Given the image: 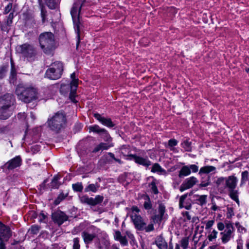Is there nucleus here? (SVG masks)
<instances>
[{"label":"nucleus","instance_id":"obj_28","mask_svg":"<svg viewBox=\"0 0 249 249\" xmlns=\"http://www.w3.org/2000/svg\"><path fill=\"white\" fill-rule=\"evenodd\" d=\"M232 232L231 230H225L224 232H221V234L222 235V241L223 243H226L230 240Z\"/></svg>","mask_w":249,"mask_h":249},{"label":"nucleus","instance_id":"obj_27","mask_svg":"<svg viewBox=\"0 0 249 249\" xmlns=\"http://www.w3.org/2000/svg\"><path fill=\"white\" fill-rule=\"evenodd\" d=\"M121 154L124 157H128V158H131L130 155L134 154H130L131 149L129 145H123L120 147Z\"/></svg>","mask_w":249,"mask_h":249},{"label":"nucleus","instance_id":"obj_44","mask_svg":"<svg viewBox=\"0 0 249 249\" xmlns=\"http://www.w3.org/2000/svg\"><path fill=\"white\" fill-rule=\"evenodd\" d=\"M189 245V237H185L180 241V245L183 249H187Z\"/></svg>","mask_w":249,"mask_h":249},{"label":"nucleus","instance_id":"obj_10","mask_svg":"<svg viewBox=\"0 0 249 249\" xmlns=\"http://www.w3.org/2000/svg\"><path fill=\"white\" fill-rule=\"evenodd\" d=\"M89 132L92 131L100 135L102 138L106 142H109L111 141L112 139L107 131L104 128H101L98 125L90 126L89 127Z\"/></svg>","mask_w":249,"mask_h":249},{"label":"nucleus","instance_id":"obj_41","mask_svg":"<svg viewBox=\"0 0 249 249\" xmlns=\"http://www.w3.org/2000/svg\"><path fill=\"white\" fill-rule=\"evenodd\" d=\"M73 190L77 192H81L83 189V186L81 182H77L72 185Z\"/></svg>","mask_w":249,"mask_h":249},{"label":"nucleus","instance_id":"obj_32","mask_svg":"<svg viewBox=\"0 0 249 249\" xmlns=\"http://www.w3.org/2000/svg\"><path fill=\"white\" fill-rule=\"evenodd\" d=\"M79 199L81 203L92 206V197H89L87 195H83L80 196Z\"/></svg>","mask_w":249,"mask_h":249},{"label":"nucleus","instance_id":"obj_9","mask_svg":"<svg viewBox=\"0 0 249 249\" xmlns=\"http://www.w3.org/2000/svg\"><path fill=\"white\" fill-rule=\"evenodd\" d=\"M51 216L53 222L59 226L67 221L69 218V216L64 212L60 210H57L52 213Z\"/></svg>","mask_w":249,"mask_h":249},{"label":"nucleus","instance_id":"obj_55","mask_svg":"<svg viewBox=\"0 0 249 249\" xmlns=\"http://www.w3.org/2000/svg\"><path fill=\"white\" fill-rule=\"evenodd\" d=\"M121 233L119 231H116L114 234V237L115 240L119 241V240L122 237Z\"/></svg>","mask_w":249,"mask_h":249},{"label":"nucleus","instance_id":"obj_13","mask_svg":"<svg viewBox=\"0 0 249 249\" xmlns=\"http://www.w3.org/2000/svg\"><path fill=\"white\" fill-rule=\"evenodd\" d=\"M22 163V160L19 156H17L11 160L7 161L3 166L0 168L5 167L9 170H12L16 168L19 167Z\"/></svg>","mask_w":249,"mask_h":249},{"label":"nucleus","instance_id":"obj_21","mask_svg":"<svg viewBox=\"0 0 249 249\" xmlns=\"http://www.w3.org/2000/svg\"><path fill=\"white\" fill-rule=\"evenodd\" d=\"M216 168L213 166H205L201 167L198 172V174L202 177V179L205 178L203 176L205 174H209L211 172L215 173Z\"/></svg>","mask_w":249,"mask_h":249},{"label":"nucleus","instance_id":"obj_46","mask_svg":"<svg viewBox=\"0 0 249 249\" xmlns=\"http://www.w3.org/2000/svg\"><path fill=\"white\" fill-rule=\"evenodd\" d=\"M73 242L72 249H80L79 239L78 237L74 238Z\"/></svg>","mask_w":249,"mask_h":249},{"label":"nucleus","instance_id":"obj_19","mask_svg":"<svg viewBox=\"0 0 249 249\" xmlns=\"http://www.w3.org/2000/svg\"><path fill=\"white\" fill-rule=\"evenodd\" d=\"M187 194L182 195L179 199V208H184L186 210H190L192 208V204L189 200H186Z\"/></svg>","mask_w":249,"mask_h":249},{"label":"nucleus","instance_id":"obj_3","mask_svg":"<svg viewBox=\"0 0 249 249\" xmlns=\"http://www.w3.org/2000/svg\"><path fill=\"white\" fill-rule=\"evenodd\" d=\"M38 39L41 48L46 54H50L54 50L55 39L52 33H42L39 35Z\"/></svg>","mask_w":249,"mask_h":249},{"label":"nucleus","instance_id":"obj_50","mask_svg":"<svg viewBox=\"0 0 249 249\" xmlns=\"http://www.w3.org/2000/svg\"><path fill=\"white\" fill-rule=\"evenodd\" d=\"M190 171L192 170L193 173H196L198 171V167L195 164L188 165Z\"/></svg>","mask_w":249,"mask_h":249},{"label":"nucleus","instance_id":"obj_51","mask_svg":"<svg viewBox=\"0 0 249 249\" xmlns=\"http://www.w3.org/2000/svg\"><path fill=\"white\" fill-rule=\"evenodd\" d=\"M144 228H143V230H144L146 232H150L154 230V226L153 224H149L147 226L146 225H145Z\"/></svg>","mask_w":249,"mask_h":249},{"label":"nucleus","instance_id":"obj_57","mask_svg":"<svg viewBox=\"0 0 249 249\" xmlns=\"http://www.w3.org/2000/svg\"><path fill=\"white\" fill-rule=\"evenodd\" d=\"M226 231L231 230V231H233L234 230L233 225L231 223H226Z\"/></svg>","mask_w":249,"mask_h":249},{"label":"nucleus","instance_id":"obj_7","mask_svg":"<svg viewBox=\"0 0 249 249\" xmlns=\"http://www.w3.org/2000/svg\"><path fill=\"white\" fill-rule=\"evenodd\" d=\"M71 81L70 85H62L60 88V91L64 92L67 90L66 92L68 93L70 91L69 98L73 103H76L77 101L75 100L77 88L78 87V79L76 78L75 72H73L71 74Z\"/></svg>","mask_w":249,"mask_h":249},{"label":"nucleus","instance_id":"obj_59","mask_svg":"<svg viewBox=\"0 0 249 249\" xmlns=\"http://www.w3.org/2000/svg\"><path fill=\"white\" fill-rule=\"evenodd\" d=\"M214 223L213 220H209L208 221L206 224V229H208L210 228L213 225Z\"/></svg>","mask_w":249,"mask_h":249},{"label":"nucleus","instance_id":"obj_25","mask_svg":"<svg viewBox=\"0 0 249 249\" xmlns=\"http://www.w3.org/2000/svg\"><path fill=\"white\" fill-rule=\"evenodd\" d=\"M155 244L160 249H167L168 246L163 238L160 236H158L155 240Z\"/></svg>","mask_w":249,"mask_h":249},{"label":"nucleus","instance_id":"obj_43","mask_svg":"<svg viewBox=\"0 0 249 249\" xmlns=\"http://www.w3.org/2000/svg\"><path fill=\"white\" fill-rule=\"evenodd\" d=\"M249 179V172L245 171L242 173L241 185L244 184Z\"/></svg>","mask_w":249,"mask_h":249},{"label":"nucleus","instance_id":"obj_29","mask_svg":"<svg viewBox=\"0 0 249 249\" xmlns=\"http://www.w3.org/2000/svg\"><path fill=\"white\" fill-rule=\"evenodd\" d=\"M196 201L197 204L202 206L207 203V195H196Z\"/></svg>","mask_w":249,"mask_h":249},{"label":"nucleus","instance_id":"obj_47","mask_svg":"<svg viewBox=\"0 0 249 249\" xmlns=\"http://www.w3.org/2000/svg\"><path fill=\"white\" fill-rule=\"evenodd\" d=\"M13 6V3L12 2H10L7 4V5L4 8V11H3V14L6 15L8 14L12 9Z\"/></svg>","mask_w":249,"mask_h":249},{"label":"nucleus","instance_id":"obj_20","mask_svg":"<svg viewBox=\"0 0 249 249\" xmlns=\"http://www.w3.org/2000/svg\"><path fill=\"white\" fill-rule=\"evenodd\" d=\"M226 177H219L215 181L216 187L220 193H223L226 190Z\"/></svg>","mask_w":249,"mask_h":249},{"label":"nucleus","instance_id":"obj_61","mask_svg":"<svg viewBox=\"0 0 249 249\" xmlns=\"http://www.w3.org/2000/svg\"><path fill=\"white\" fill-rule=\"evenodd\" d=\"M183 214V216L186 217L187 220H190L191 219V216L190 215V213L188 212H185L184 213H182Z\"/></svg>","mask_w":249,"mask_h":249},{"label":"nucleus","instance_id":"obj_40","mask_svg":"<svg viewBox=\"0 0 249 249\" xmlns=\"http://www.w3.org/2000/svg\"><path fill=\"white\" fill-rule=\"evenodd\" d=\"M145 202L143 204L144 208L146 210H150L152 208V204L150 199L149 197L148 196H146L144 197Z\"/></svg>","mask_w":249,"mask_h":249},{"label":"nucleus","instance_id":"obj_38","mask_svg":"<svg viewBox=\"0 0 249 249\" xmlns=\"http://www.w3.org/2000/svg\"><path fill=\"white\" fill-rule=\"evenodd\" d=\"M164 170L161 168V166L158 163H155L153 165L151 170L152 172H157L158 173H161Z\"/></svg>","mask_w":249,"mask_h":249},{"label":"nucleus","instance_id":"obj_24","mask_svg":"<svg viewBox=\"0 0 249 249\" xmlns=\"http://www.w3.org/2000/svg\"><path fill=\"white\" fill-rule=\"evenodd\" d=\"M81 235L85 243L87 245L90 243L96 237V234L95 233L91 234L86 231H83L81 233Z\"/></svg>","mask_w":249,"mask_h":249},{"label":"nucleus","instance_id":"obj_8","mask_svg":"<svg viewBox=\"0 0 249 249\" xmlns=\"http://www.w3.org/2000/svg\"><path fill=\"white\" fill-rule=\"evenodd\" d=\"M17 50L24 57L31 58L36 54V51L34 47L28 43H25L17 47Z\"/></svg>","mask_w":249,"mask_h":249},{"label":"nucleus","instance_id":"obj_1","mask_svg":"<svg viewBox=\"0 0 249 249\" xmlns=\"http://www.w3.org/2000/svg\"><path fill=\"white\" fill-rule=\"evenodd\" d=\"M83 2H82L80 0H77L73 4L71 10V14L72 18L75 32L76 36V49L78 50L80 42V32L83 28V24L82 23L80 13L81 7L83 5Z\"/></svg>","mask_w":249,"mask_h":249},{"label":"nucleus","instance_id":"obj_64","mask_svg":"<svg viewBox=\"0 0 249 249\" xmlns=\"http://www.w3.org/2000/svg\"><path fill=\"white\" fill-rule=\"evenodd\" d=\"M7 128L6 126H0V133H4L7 131Z\"/></svg>","mask_w":249,"mask_h":249},{"label":"nucleus","instance_id":"obj_54","mask_svg":"<svg viewBox=\"0 0 249 249\" xmlns=\"http://www.w3.org/2000/svg\"><path fill=\"white\" fill-rule=\"evenodd\" d=\"M99 145L100 146V149L101 151L107 150L110 147V146L108 145V144L104 142L99 143Z\"/></svg>","mask_w":249,"mask_h":249},{"label":"nucleus","instance_id":"obj_4","mask_svg":"<svg viewBox=\"0 0 249 249\" xmlns=\"http://www.w3.org/2000/svg\"><path fill=\"white\" fill-rule=\"evenodd\" d=\"M66 117L65 114L62 111H58L48 120V124L50 128L58 133L59 131L64 127L66 123Z\"/></svg>","mask_w":249,"mask_h":249},{"label":"nucleus","instance_id":"obj_15","mask_svg":"<svg viewBox=\"0 0 249 249\" xmlns=\"http://www.w3.org/2000/svg\"><path fill=\"white\" fill-rule=\"evenodd\" d=\"M131 158H126L128 160H134V161L140 165H142L145 167H148L151 165V162L148 160L146 157L145 158H142L140 156H138L136 154L134 155H130Z\"/></svg>","mask_w":249,"mask_h":249},{"label":"nucleus","instance_id":"obj_60","mask_svg":"<svg viewBox=\"0 0 249 249\" xmlns=\"http://www.w3.org/2000/svg\"><path fill=\"white\" fill-rule=\"evenodd\" d=\"M225 225L222 222H219L217 224V228L219 231H222L224 229Z\"/></svg>","mask_w":249,"mask_h":249},{"label":"nucleus","instance_id":"obj_63","mask_svg":"<svg viewBox=\"0 0 249 249\" xmlns=\"http://www.w3.org/2000/svg\"><path fill=\"white\" fill-rule=\"evenodd\" d=\"M47 181V179H45L43 182L40 185V189H45L46 186V183Z\"/></svg>","mask_w":249,"mask_h":249},{"label":"nucleus","instance_id":"obj_26","mask_svg":"<svg viewBox=\"0 0 249 249\" xmlns=\"http://www.w3.org/2000/svg\"><path fill=\"white\" fill-rule=\"evenodd\" d=\"M12 111L9 108L0 107V119L6 120L11 115Z\"/></svg>","mask_w":249,"mask_h":249},{"label":"nucleus","instance_id":"obj_33","mask_svg":"<svg viewBox=\"0 0 249 249\" xmlns=\"http://www.w3.org/2000/svg\"><path fill=\"white\" fill-rule=\"evenodd\" d=\"M59 179V178L58 176H54L53 178L50 185L52 189L58 188L60 184L58 181Z\"/></svg>","mask_w":249,"mask_h":249},{"label":"nucleus","instance_id":"obj_62","mask_svg":"<svg viewBox=\"0 0 249 249\" xmlns=\"http://www.w3.org/2000/svg\"><path fill=\"white\" fill-rule=\"evenodd\" d=\"M100 151H101V150L100 149V146L99 144L94 147V148L92 150V152L97 153Z\"/></svg>","mask_w":249,"mask_h":249},{"label":"nucleus","instance_id":"obj_11","mask_svg":"<svg viewBox=\"0 0 249 249\" xmlns=\"http://www.w3.org/2000/svg\"><path fill=\"white\" fill-rule=\"evenodd\" d=\"M131 219L135 226V228L139 231H143L145 225H146L142 218L136 213H132L130 215Z\"/></svg>","mask_w":249,"mask_h":249},{"label":"nucleus","instance_id":"obj_2","mask_svg":"<svg viewBox=\"0 0 249 249\" xmlns=\"http://www.w3.org/2000/svg\"><path fill=\"white\" fill-rule=\"evenodd\" d=\"M15 92L18 98L26 103H30L37 99L36 89L32 87H26L22 83L18 85Z\"/></svg>","mask_w":249,"mask_h":249},{"label":"nucleus","instance_id":"obj_39","mask_svg":"<svg viewBox=\"0 0 249 249\" xmlns=\"http://www.w3.org/2000/svg\"><path fill=\"white\" fill-rule=\"evenodd\" d=\"M47 6L51 9H54L57 7V3L55 0H45Z\"/></svg>","mask_w":249,"mask_h":249},{"label":"nucleus","instance_id":"obj_52","mask_svg":"<svg viewBox=\"0 0 249 249\" xmlns=\"http://www.w3.org/2000/svg\"><path fill=\"white\" fill-rule=\"evenodd\" d=\"M217 234V231L215 230H213L212 232V233L209 235L208 238L210 241H212L213 239L216 238V235Z\"/></svg>","mask_w":249,"mask_h":249},{"label":"nucleus","instance_id":"obj_56","mask_svg":"<svg viewBox=\"0 0 249 249\" xmlns=\"http://www.w3.org/2000/svg\"><path fill=\"white\" fill-rule=\"evenodd\" d=\"M234 215L233 209L232 208H228V212L227 213V217L231 218Z\"/></svg>","mask_w":249,"mask_h":249},{"label":"nucleus","instance_id":"obj_49","mask_svg":"<svg viewBox=\"0 0 249 249\" xmlns=\"http://www.w3.org/2000/svg\"><path fill=\"white\" fill-rule=\"evenodd\" d=\"M46 13V11L43 8V7H42L41 9V17L42 18V22L43 23H44L46 21V18L47 16Z\"/></svg>","mask_w":249,"mask_h":249},{"label":"nucleus","instance_id":"obj_35","mask_svg":"<svg viewBox=\"0 0 249 249\" xmlns=\"http://www.w3.org/2000/svg\"><path fill=\"white\" fill-rule=\"evenodd\" d=\"M68 196V194L65 195L63 193H60L54 201V204L55 205H58L62 200H63Z\"/></svg>","mask_w":249,"mask_h":249},{"label":"nucleus","instance_id":"obj_14","mask_svg":"<svg viewBox=\"0 0 249 249\" xmlns=\"http://www.w3.org/2000/svg\"><path fill=\"white\" fill-rule=\"evenodd\" d=\"M11 236L10 229L0 222V243L7 241Z\"/></svg>","mask_w":249,"mask_h":249},{"label":"nucleus","instance_id":"obj_48","mask_svg":"<svg viewBox=\"0 0 249 249\" xmlns=\"http://www.w3.org/2000/svg\"><path fill=\"white\" fill-rule=\"evenodd\" d=\"M150 186L151 191L154 194H157L159 193L158 189L156 185V183L154 181H152L150 183Z\"/></svg>","mask_w":249,"mask_h":249},{"label":"nucleus","instance_id":"obj_23","mask_svg":"<svg viewBox=\"0 0 249 249\" xmlns=\"http://www.w3.org/2000/svg\"><path fill=\"white\" fill-rule=\"evenodd\" d=\"M9 80L10 83L14 85L17 84V71L12 60H11V69Z\"/></svg>","mask_w":249,"mask_h":249},{"label":"nucleus","instance_id":"obj_45","mask_svg":"<svg viewBox=\"0 0 249 249\" xmlns=\"http://www.w3.org/2000/svg\"><path fill=\"white\" fill-rule=\"evenodd\" d=\"M40 229V227L36 225H34L31 226V228L29 229V231H30V232L33 234H37Z\"/></svg>","mask_w":249,"mask_h":249},{"label":"nucleus","instance_id":"obj_5","mask_svg":"<svg viewBox=\"0 0 249 249\" xmlns=\"http://www.w3.org/2000/svg\"><path fill=\"white\" fill-rule=\"evenodd\" d=\"M226 189H228L229 196L238 204L239 203L238 199V191L236 189L238 182L237 178L233 176L226 177Z\"/></svg>","mask_w":249,"mask_h":249},{"label":"nucleus","instance_id":"obj_12","mask_svg":"<svg viewBox=\"0 0 249 249\" xmlns=\"http://www.w3.org/2000/svg\"><path fill=\"white\" fill-rule=\"evenodd\" d=\"M15 98L12 94L7 93L0 97V107L10 108L15 102Z\"/></svg>","mask_w":249,"mask_h":249},{"label":"nucleus","instance_id":"obj_42","mask_svg":"<svg viewBox=\"0 0 249 249\" xmlns=\"http://www.w3.org/2000/svg\"><path fill=\"white\" fill-rule=\"evenodd\" d=\"M201 178V183L199 186L201 187H205L211 184L210 176L209 175L207 177L206 180Z\"/></svg>","mask_w":249,"mask_h":249},{"label":"nucleus","instance_id":"obj_22","mask_svg":"<svg viewBox=\"0 0 249 249\" xmlns=\"http://www.w3.org/2000/svg\"><path fill=\"white\" fill-rule=\"evenodd\" d=\"M165 206L162 204H160L159 205V214L158 215H155L153 217V220L154 222L155 223H159V222L161 221V220L164 218V214L165 212Z\"/></svg>","mask_w":249,"mask_h":249},{"label":"nucleus","instance_id":"obj_30","mask_svg":"<svg viewBox=\"0 0 249 249\" xmlns=\"http://www.w3.org/2000/svg\"><path fill=\"white\" fill-rule=\"evenodd\" d=\"M191 172L189 169L188 165L183 166L179 172V177L182 178L184 176H187L191 174Z\"/></svg>","mask_w":249,"mask_h":249},{"label":"nucleus","instance_id":"obj_31","mask_svg":"<svg viewBox=\"0 0 249 249\" xmlns=\"http://www.w3.org/2000/svg\"><path fill=\"white\" fill-rule=\"evenodd\" d=\"M8 70V64H5L0 66V79L4 78L6 76Z\"/></svg>","mask_w":249,"mask_h":249},{"label":"nucleus","instance_id":"obj_16","mask_svg":"<svg viewBox=\"0 0 249 249\" xmlns=\"http://www.w3.org/2000/svg\"><path fill=\"white\" fill-rule=\"evenodd\" d=\"M14 17V12H11L8 16L5 17L2 22L0 21V27L2 31L4 32L9 31V27L11 26L13 23Z\"/></svg>","mask_w":249,"mask_h":249},{"label":"nucleus","instance_id":"obj_18","mask_svg":"<svg viewBox=\"0 0 249 249\" xmlns=\"http://www.w3.org/2000/svg\"><path fill=\"white\" fill-rule=\"evenodd\" d=\"M93 116L102 124L108 127L111 128L115 125L110 118H105L98 113H94Z\"/></svg>","mask_w":249,"mask_h":249},{"label":"nucleus","instance_id":"obj_6","mask_svg":"<svg viewBox=\"0 0 249 249\" xmlns=\"http://www.w3.org/2000/svg\"><path fill=\"white\" fill-rule=\"evenodd\" d=\"M63 70V65L62 62H54L46 70L45 77L51 80H57L61 77Z\"/></svg>","mask_w":249,"mask_h":249},{"label":"nucleus","instance_id":"obj_37","mask_svg":"<svg viewBox=\"0 0 249 249\" xmlns=\"http://www.w3.org/2000/svg\"><path fill=\"white\" fill-rule=\"evenodd\" d=\"M107 155L110 158V159H108V161L109 163H112L113 162L112 160L118 162L120 164H122L123 163V162L120 159L116 158L115 157V155L113 153H112L111 152H108L107 153Z\"/></svg>","mask_w":249,"mask_h":249},{"label":"nucleus","instance_id":"obj_58","mask_svg":"<svg viewBox=\"0 0 249 249\" xmlns=\"http://www.w3.org/2000/svg\"><path fill=\"white\" fill-rule=\"evenodd\" d=\"M46 217V216L44 213H40L39 215V221L40 222H44V220Z\"/></svg>","mask_w":249,"mask_h":249},{"label":"nucleus","instance_id":"obj_34","mask_svg":"<svg viewBox=\"0 0 249 249\" xmlns=\"http://www.w3.org/2000/svg\"><path fill=\"white\" fill-rule=\"evenodd\" d=\"M98 188V186L97 184H90L85 189V191L86 192L91 191L95 193L97 191Z\"/></svg>","mask_w":249,"mask_h":249},{"label":"nucleus","instance_id":"obj_53","mask_svg":"<svg viewBox=\"0 0 249 249\" xmlns=\"http://www.w3.org/2000/svg\"><path fill=\"white\" fill-rule=\"evenodd\" d=\"M119 241L120 242V243L123 246H126L128 245V241L126 239V236H122Z\"/></svg>","mask_w":249,"mask_h":249},{"label":"nucleus","instance_id":"obj_17","mask_svg":"<svg viewBox=\"0 0 249 249\" xmlns=\"http://www.w3.org/2000/svg\"><path fill=\"white\" fill-rule=\"evenodd\" d=\"M197 181V178L194 177L186 178L180 186V191L182 192L193 187Z\"/></svg>","mask_w":249,"mask_h":249},{"label":"nucleus","instance_id":"obj_36","mask_svg":"<svg viewBox=\"0 0 249 249\" xmlns=\"http://www.w3.org/2000/svg\"><path fill=\"white\" fill-rule=\"evenodd\" d=\"M104 199V197L103 196L97 195L95 196V197L92 198V206H95L101 203Z\"/></svg>","mask_w":249,"mask_h":249}]
</instances>
